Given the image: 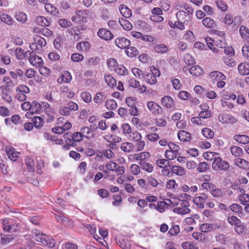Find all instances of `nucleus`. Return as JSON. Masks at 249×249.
<instances>
[{
    "label": "nucleus",
    "mask_w": 249,
    "mask_h": 249,
    "mask_svg": "<svg viewBox=\"0 0 249 249\" xmlns=\"http://www.w3.org/2000/svg\"><path fill=\"white\" fill-rule=\"evenodd\" d=\"M31 112L32 113L41 114L44 112L47 116L46 122L49 123L54 119V110L47 102H38L33 101L31 103Z\"/></svg>",
    "instance_id": "f257e3e1"
},
{
    "label": "nucleus",
    "mask_w": 249,
    "mask_h": 249,
    "mask_svg": "<svg viewBox=\"0 0 249 249\" xmlns=\"http://www.w3.org/2000/svg\"><path fill=\"white\" fill-rule=\"evenodd\" d=\"M168 201L170 203H172V205L175 207L173 209V212L175 213L184 215L191 212V210L189 209L190 203L186 200L174 198L173 200L168 199Z\"/></svg>",
    "instance_id": "f03ea898"
},
{
    "label": "nucleus",
    "mask_w": 249,
    "mask_h": 249,
    "mask_svg": "<svg viewBox=\"0 0 249 249\" xmlns=\"http://www.w3.org/2000/svg\"><path fill=\"white\" fill-rule=\"evenodd\" d=\"M212 168L215 171H226L230 168V164L227 161L222 160L221 157H215L212 163Z\"/></svg>",
    "instance_id": "7ed1b4c3"
},
{
    "label": "nucleus",
    "mask_w": 249,
    "mask_h": 249,
    "mask_svg": "<svg viewBox=\"0 0 249 249\" xmlns=\"http://www.w3.org/2000/svg\"><path fill=\"white\" fill-rule=\"evenodd\" d=\"M160 75V71L155 68L151 67L150 72H147L144 74V79L145 81L150 84H155L157 83V77H159Z\"/></svg>",
    "instance_id": "20e7f679"
},
{
    "label": "nucleus",
    "mask_w": 249,
    "mask_h": 249,
    "mask_svg": "<svg viewBox=\"0 0 249 249\" xmlns=\"http://www.w3.org/2000/svg\"><path fill=\"white\" fill-rule=\"evenodd\" d=\"M16 98L20 101H24L26 98V94L30 92V89L28 87L24 85H20L16 88Z\"/></svg>",
    "instance_id": "39448f33"
},
{
    "label": "nucleus",
    "mask_w": 249,
    "mask_h": 249,
    "mask_svg": "<svg viewBox=\"0 0 249 249\" xmlns=\"http://www.w3.org/2000/svg\"><path fill=\"white\" fill-rule=\"evenodd\" d=\"M46 40L39 36H35L34 42L30 45V48L33 52H38L43 47L46 45Z\"/></svg>",
    "instance_id": "423d86ee"
},
{
    "label": "nucleus",
    "mask_w": 249,
    "mask_h": 249,
    "mask_svg": "<svg viewBox=\"0 0 249 249\" xmlns=\"http://www.w3.org/2000/svg\"><path fill=\"white\" fill-rule=\"evenodd\" d=\"M208 197V195L206 193H201L199 196H196L193 198V202L199 208L204 207L205 202Z\"/></svg>",
    "instance_id": "0eeeda50"
},
{
    "label": "nucleus",
    "mask_w": 249,
    "mask_h": 249,
    "mask_svg": "<svg viewBox=\"0 0 249 249\" xmlns=\"http://www.w3.org/2000/svg\"><path fill=\"white\" fill-rule=\"evenodd\" d=\"M161 105L169 110L175 109V105L173 99L170 96L166 95L161 99Z\"/></svg>",
    "instance_id": "6e6552de"
},
{
    "label": "nucleus",
    "mask_w": 249,
    "mask_h": 249,
    "mask_svg": "<svg viewBox=\"0 0 249 249\" xmlns=\"http://www.w3.org/2000/svg\"><path fill=\"white\" fill-rule=\"evenodd\" d=\"M146 106L149 111L153 114L157 115L162 112V107L154 101H148Z\"/></svg>",
    "instance_id": "1a4fd4ad"
},
{
    "label": "nucleus",
    "mask_w": 249,
    "mask_h": 249,
    "mask_svg": "<svg viewBox=\"0 0 249 249\" xmlns=\"http://www.w3.org/2000/svg\"><path fill=\"white\" fill-rule=\"evenodd\" d=\"M2 227L3 230L7 232H14L18 230V225L17 224H13V221L11 219H3Z\"/></svg>",
    "instance_id": "9d476101"
},
{
    "label": "nucleus",
    "mask_w": 249,
    "mask_h": 249,
    "mask_svg": "<svg viewBox=\"0 0 249 249\" xmlns=\"http://www.w3.org/2000/svg\"><path fill=\"white\" fill-rule=\"evenodd\" d=\"M1 98L7 103H10L12 101V98L10 93V89L6 87H0Z\"/></svg>",
    "instance_id": "9b49d317"
},
{
    "label": "nucleus",
    "mask_w": 249,
    "mask_h": 249,
    "mask_svg": "<svg viewBox=\"0 0 249 249\" xmlns=\"http://www.w3.org/2000/svg\"><path fill=\"white\" fill-rule=\"evenodd\" d=\"M133 159L139 161V164L144 162L146 160L151 157V154L148 152L143 151L133 155Z\"/></svg>",
    "instance_id": "f8f14e48"
},
{
    "label": "nucleus",
    "mask_w": 249,
    "mask_h": 249,
    "mask_svg": "<svg viewBox=\"0 0 249 249\" xmlns=\"http://www.w3.org/2000/svg\"><path fill=\"white\" fill-rule=\"evenodd\" d=\"M219 121L223 124H233L236 120L232 116L226 113L220 114L218 116Z\"/></svg>",
    "instance_id": "ddd939ff"
},
{
    "label": "nucleus",
    "mask_w": 249,
    "mask_h": 249,
    "mask_svg": "<svg viewBox=\"0 0 249 249\" xmlns=\"http://www.w3.org/2000/svg\"><path fill=\"white\" fill-rule=\"evenodd\" d=\"M45 246H48L49 248H53L55 246V240L50 236L44 235L39 240V242Z\"/></svg>",
    "instance_id": "4468645a"
},
{
    "label": "nucleus",
    "mask_w": 249,
    "mask_h": 249,
    "mask_svg": "<svg viewBox=\"0 0 249 249\" xmlns=\"http://www.w3.org/2000/svg\"><path fill=\"white\" fill-rule=\"evenodd\" d=\"M219 228H220L219 225L217 224L213 223H204L200 226V230L203 232L211 231L216 229H218Z\"/></svg>",
    "instance_id": "2eb2a0df"
},
{
    "label": "nucleus",
    "mask_w": 249,
    "mask_h": 249,
    "mask_svg": "<svg viewBox=\"0 0 249 249\" xmlns=\"http://www.w3.org/2000/svg\"><path fill=\"white\" fill-rule=\"evenodd\" d=\"M115 43L120 49H125L130 45V41L124 37H118L115 39Z\"/></svg>",
    "instance_id": "dca6fc26"
},
{
    "label": "nucleus",
    "mask_w": 249,
    "mask_h": 249,
    "mask_svg": "<svg viewBox=\"0 0 249 249\" xmlns=\"http://www.w3.org/2000/svg\"><path fill=\"white\" fill-rule=\"evenodd\" d=\"M30 63L34 67H39L42 65L43 61L42 58L36 54L31 55V58H29Z\"/></svg>",
    "instance_id": "f3484780"
},
{
    "label": "nucleus",
    "mask_w": 249,
    "mask_h": 249,
    "mask_svg": "<svg viewBox=\"0 0 249 249\" xmlns=\"http://www.w3.org/2000/svg\"><path fill=\"white\" fill-rule=\"evenodd\" d=\"M72 79L71 73L68 71H64L60 77L57 79V82L59 84H62L64 83H70Z\"/></svg>",
    "instance_id": "a211bd4d"
},
{
    "label": "nucleus",
    "mask_w": 249,
    "mask_h": 249,
    "mask_svg": "<svg viewBox=\"0 0 249 249\" xmlns=\"http://www.w3.org/2000/svg\"><path fill=\"white\" fill-rule=\"evenodd\" d=\"M44 8L46 11L48 13L56 17H59L60 12L58 9L55 6L50 3H46L44 5Z\"/></svg>",
    "instance_id": "6ab92c4d"
},
{
    "label": "nucleus",
    "mask_w": 249,
    "mask_h": 249,
    "mask_svg": "<svg viewBox=\"0 0 249 249\" xmlns=\"http://www.w3.org/2000/svg\"><path fill=\"white\" fill-rule=\"evenodd\" d=\"M209 76L212 81H218L221 80H226V76L221 72L218 71H213L210 72Z\"/></svg>",
    "instance_id": "aec40b11"
},
{
    "label": "nucleus",
    "mask_w": 249,
    "mask_h": 249,
    "mask_svg": "<svg viewBox=\"0 0 249 249\" xmlns=\"http://www.w3.org/2000/svg\"><path fill=\"white\" fill-rule=\"evenodd\" d=\"M233 140L241 144L249 143V136L245 134H236L233 136Z\"/></svg>",
    "instance_id": "412c9836"
},
{
    "label": "nucleus",
    "mask_w": 249,
    "mask_h": 249,
    "mask_svg": "<svg viewBox=\"0 0 249 249\" xmlns=\"http://www.w3.org/2000/svg\"><path fill=\"white\" fill-rule=\"evenodd\" d=\"M98 36L101 38L106 40H110L113 37V35L110 31L103 28L99 29Z\"/></svg>",
    "instance_id": "4be33fe9"
},
{
    "label": "nucleus",
    "mask_w": 249,
    "mask_h": 249,
    "mask_svg": "<svg viewBox=\"0 0 249 249\" xmlns=\"http://www.w3.org/2000/svg\"><path fill=\"white\" fill-rule=\"evenodd\" d=\"M6 152L9 159L12 161H16L18 157L19 153L12 147H9L6 149Z\"/></svg>",
    "instance_id": "5701e85b"
},
{
    "label": "nucleus",
    "mask_w": 249,
    "mask_h": 249,
    "mask_svg": "<svg viewBox=\"0 0 249 249\" xmlns=\"http://www.w3.org/2000/svg\"><path fill=\"white\" fill-rule=\"evenodd\" d=\"M234 164L240 168L246 169L249 167V162L245 159L237 158L234 160Z\"/></svg>",
    "instance_id": "b1692460"
},
{
    "label": "nucleus",
    "mask_w": 249,
    "mask_h": 249,
    "mask_svg": "<svg viewBox=\"0 0 249 249\" xmlns=\"http://www.w3.org/2000/svg\"><path fill=\"white\" fill-rule=\"evenodd\" d=\"M238 70L240 74L243 75L249 74V64L247 62L241 63L238 67Z\"/></svg>",
    "instance_id": "393cba45"
},
{
    "label": "nucleus",
    "mask_w": 249,
    "mask_h": 249,
    "mask_svg": "<svg viewBox=\"0 0 249 249\" xmlns=\"http://www.w3.org/2000/svg\"><path fill=\"white\" fill-rule=\"evenodd\" d=\"M178 137L179 140L183 142H188L191 140V135L190 133L184 131H179L178 133Z\"/></svg>",
    "instance_id": "a878e982"
},
{
    "label": "nucleus",
    "mask_w": 249,
    "mask_h": 249,
    "mask_svg": "<svg viewBox=\"0 0 249 249\" xmlns=\"http://www.w3.org/2000/svg\"><path fill=\"white\" fill-rule=\"evenodd\" d=\"M176 17L178 20L187 23L191 20L190 17L187 16L186 12L185 11H179L176 14Z\"/></svg>",
    "instance_id": "bb28decb"
},
{
    "label": "nucleus",
    "mask_w": 249,
    "mask_h": 249,
    "mask_svg": "<svg viewBox=\"0 0 249 249\" xmlns=\"http://www.w3.org/2000/svg\"><path fill=\"white\" fill-rule=\"evenodd\" d=\"M0 19L8 25H12L14 23V20L11 17L3 12H0Z\"/></svg>",
    "instance_id": "cd10ccee"
},
{
    "label": "nucleus",
    "mask_w": 249,
    "mask_h": 249,
    "mask_svg": "<svg viewBox=\"0 0 249 249\" xmlns=\"http://www.w3.org/2000/svg\"><path fill=\"white\" fill-rule=\"evenodd\" d=\"M210 194L213 197L216 198H222L226 194L223 190L220 188H215V185L210 191Z\"/></svg>",
    "instance_id": "c85d7f7f"
},
{
    "label": "nucleus",
    "mask_w": 249,
    "mask_h": 249,
    "mask_svg": "<svg viewBox=\"0 0 249 249\" xmlns=\"http://www.w3.org/2000/svg\"><path fill=\"white\" fill-rule=\"evenodd\" d=\"M230 152L231 155L235 157H240L243 155L242 148L235 145H232L230 147Z\"/></svg>",
    "instance_id": "c756f323"
},
{
    "label": "nucleus",
    "mask_w": 249,
    "mask_h": 249,
    "mask_svg": "<svg viewBox=\"0 0 249 249\" xmlns=\"http://www.w3.org/2000/svg\"><path fill=\"white\" fill-rule=\"evenodd\" d=\"M83 12L81 10H77L75 12V14L71 18V20L74 22L84 21L86 19L83 16Z\"/></svg>",
    "instance_id": "7c9ffc66"
},
{
    "label": "nucleus",
    "mask_w": 249,
    "mask_h": 249,
    "mask_svg": "<svg viewBox=\"0 0 249 249\" xmlns=\"http://www.w3.org/2000/svg\"><path fill=\"white\" fill-rule=\"evenodd\" d=\"M60 91L64 95L68 98H72L75 95V92L72 90L70 89L67 86H62L60 88Z\"/></svg>",
    "instance_id": "2f4dec72"
},
{
    "label": "nucleus",
    "mask_w": 249,
    "mask_h": 249,
    "mask_svg": "<svg viewBox=\"0 0 249 249\" xmlns=\"http://www.w3.org/2000/svg\"><path fill=\"white\" fill-rule=\"evenodd\" d=\"M171 205H172V203H170L168 200L167 201H159L157 204L156 210L160 213H162L165 212L168 206Z\"/></svg>",
    "instance_id": "473e14b6"
},
{
    "label": "nucleus",
    "mask_w": 249,
    "mask_h": 249,
    "mask_svg": "<svg viewBox=\"0 0 249 249\" xmlns=\"http://www.w3.org/2000/svg\"><path fill=\"white\" fill-rule=\"evenodd\" d=\"M90 47V43L87 41H83L77 43L76 48L81 52L88 51Z\"/></svg>",
    "instance_id": "72a5a7b5"
},
{
    "label": "nucleus",
    "mask_w": 249,
    "mask_h": 249,
    "mask_svg": "<svg viewBox=\"0 0 249 249\" xmlns=\"http://www.w3.org/2000/svg\"><path fill=\"white\" fill-rule=\"evenodd\" d=\"M189 72L193 76H199L203 73V71L201 67L196 65L190 69Z\"/></svg>",
    "instance_id": "f704fd0d"
},
{
    "label": "nucleus",
    "mask_w": 249,
    "mask_h": 249,
    "mask_svg": "<svg viewBox=\"0 0 249 249\" xmlns=\"http://www.w3.org/2000/svg\"><path fill=\"white\" fill-rule=\"evenodd\" d=\"M119 11L121 15L126 18H128L132 15L131 11L125 5L122 4L120 5Z\"/></svg>",
    "instance_id": "c9c22d12"
},
{
    "label": "nucleus",
    "mask_w": 249,
    "mask_h": 249,
    "mask_svg": "<svg viewBox=\"0 0 249 249\" xmlns=\"http://www.w3.org/2000/svg\"><path fill=\"white\" fill-rule=\"evenodd\" d=\"M33 123L36 128H41L44 124L45 122L43 118L40 116H36L33 118Z\"/></svg>",
    "instance_id": "e433bc0d"
},
{
    "label": "nucleus",
    "mask_w": 249,
    "mask_h": 249,
    "mask_svg": "<svg viewBox=\"0 0 249 249\" xmlns=\"http://www.w3.org/2000/svg\"><path fill=\"white\" fill-rule=\"evenodd\" d=\"M222 59L224 64L229 67H233L236 65V62L233 56H225Z\"/></svg>",
    "instance_id": "4c0bfd02"
},
{
    "label": "nucleus",
    "mask_w": 249,
    "mask_h": 249,
    "mask_svg": "<svg viewBox=\"0 0 249 249\" xmlns=\"http://www.w3.org/2000/svg\"><path fill=\"white\" fill-rule=\"evenodd\" d=\"M36 22L37 24L41 26H48L50 24V21L43 16L37 17L36 18Z\"/></svg>",
    "instance_id": "58836bf2"
},
{
    "label": "nucleus",
    "mask_w": 249,
    "mask_h": 249,
    "mask_svg": "<svg viewBox=\"0 0 249 249\" xmlns=\"http://www.w3.org/2000/svg\"><path fill=\"white\" fill-rule=\"evenodd\" d=\"M141 169L145 172L151 173L154 171V166L150 163L145 161L139 164Z\"/></svg>",
    "instance_id": "ea45409f"
},
{
    "label": "nucleus",
    "mask_w": 249,
    "mask_h": 249,
    "mask_svg": "<svg viewBox=\"0 0 249 249\" xmlns=\"http://www.w3.org/2000/svg\"><path fill=\"white\" fill-rule=\"evenodd\" d=\"M203 25L207 28H213L216 26L214 20L210 18H205L202 21Z\"/></svg>",
    "instance_id": "a19ab883"
},
{
    "label": "nucleus",
    "mask_w": 249,
    "mask_h": 249,
    "mask_svg": "<svg viewBox=\"0 0 249 249\" xmlns=\"http://www.w3.org/2000/svg\"><path fill=\"white\" fill-rule=\"evenodd\" d=\"M239 33L241 36L245 40L249 39V29L245 26L242 25L240 27Z\"/></svg>",
    "instance_id": "79ce46f5"
},
{
    "label": "nucleus",
    "mask_w": 249,
    "mask_h": 249,
    "mask_svg": "<svg viewBox=\"0 0 249 249\" xmlns=\"http://www.w3.org/2000/svg\"><path fill=\"white\" fill-rule=\"evenodd\" d=\"M129 140L133 142H139L142 140V136L140 133L135 131L131 132L128 136Z\"/></svg>",
    "instance_id": "37998d69"
},
{
    "label": "nucleus",
    "mask_w": 249,
    "mask_h": 249,
    "mask_svg": "<svg viewBox=\"0 0 249 249\" xmlns=\"http://www.w3.org/2000/svg\"><path fill=\"white\" fill-rule=\"evenodd\" d=\"M114 71L120 75H125L128 73L127 69L123 65H118Z\"/></svg>",
    "instance_id": "c03bdc74"
},
{
    "label": "nucleus",
    "mask_w": 249,
    "mask_h": 249,
    "mask_svg": "<svg viewBox=\"0 0 249 249\" xmlns=\"http://www.w3.org/2000/svg\"><path fill=\"white\" fill-rule=\"evenodd\" d=\"M172 172L179 176H183L185 174V169L179 166H173L172 168Z\"/></svg>",
    "instance_id": "a18cd8bd"
},
{
    "label": "nucleus",
    "mask_w": 249,
    "mask_h": 249,
    "mask_svg": "<svg viewBox=\"0 0 249 249\" xmlns=\"http://www.w3.org/2000/svg\"><path fill=\"white\" fill-rule=\"evenodd\" d=\"M119 22L123 28L126 30H130L132 29L133 26L130 21L125 18H121Z\"/></svg>",
    "instance_id": "49530a36"
},
{
    "label": "nucleus",
    "mask_w": 249,
    "mask_h": 249,
    "mask_svg": "<svg viewBox=\"0 0 249 249\" xmlns=\"http://www.w3.org/2000/svg\"><path fill=\"white\" fill-rule=\"evenodd\" d=\"M203 136L207 139H212L214 135V132L210 128L205 127L201 130Z\"/></svg>",
    "instance_id": "de8ad7c7"
},
{
    "label": "nucleus",
    "mask_w": 249,
    "mask_h": 249,
    "mask_svg": "<svg viewBox=\"0 0 249 249\" xmlns=\"http://www.w3.org/2000/svg\"><path fill=\"white\" fill-rule=\"evenodd\" d=\"M15 18L18 22L24 23L27 20V16L23 12H18L15 14Z\"/></svg>",
    "instance_id": "09e8293b"
},
{
    "label": "nucleus",
    "mask_w": 249,
    "mask_h": 249,
    "mask_svg": "<svg viewBox=\"0 0 249 249\" xmlns=\"http://www.w3.org/2000/svg\"><path fill=\"white\" fill-rule=\"evenodd\" d=\"M133 144L129 142H124L121 146V149L124 152H130L133 149Z\"/></svg>",
    "instance_id": "8fccbe9b"
},
{
    "label": "nucleus",
    "mask_w": 249,
    "mask_h": 249,
    "mask_svg": "<svg viewBox=\"0 0 249 249\" xmlns=\"http://www.w3.org/2000/svg\"><path fill=\"white\" fill-rule=\"evenodd\" d=\"M105 79L110 87L113 88L116 85V80L110 75H105Z\"/></svg>",
    "instance_id": "3c124183"
},
{
    "label": "nucleus",
    "mask_w": 249,
    "mask_h": 249,
    "mask_svg": "<svg viewBox=\"0 0 249 249\" xmlns=\"http://www.w3.org/2000/svg\"><path fill=\"white\" fill-rule=\"evenodd\" d=\"M116 243L123 249H130V244L128 241H126L124 238L120 240H117Z\"/></svg>",
    "instance_id": "603ef678"
},
{
    "label": "nucleus",
    "mask_w": 249,
    "mask_h": 249,
    "mask_svg": "<svg viewBox=\"0 0 249 249\" xmlns=\"http://www.w3.org/2000/svg\"><path fill=\"white\" fill-rule=\"evenodd\" d=\"M105 106L108 110H114L117 107V104L113 99L107 100L105 103Z\"/></svg>",
    "instance_id": "864d4df0"
},
{
    "label": "nucleus",
    "mask_w": 249,
    "mask_h": 249,
    "mask_svg": "<svg viewBox=\"0 0 249 249\" xmlns=\"http://www.w3.org/2000/svg\"><path fill=\"white\" fill-rule=\"evenodd\" d=\"M131 72L133 75L139 79H142L144 77L145 73L141 70L137 68L131 69Z\"/></svg>",
    "instance_id": "5fc2aeb1"
},
{
    "label": "nucleus",
    "mask_w": 249,
    "mask_h": 249,
    "mask_svg": "<svg viewBox=\"0 0 249 249\" xmlns=\"http://www.w3.org/2000/svg\"><path fill=\"white\" fill-rule=\"evenodd\" d=\"M2 82L4 85L1 86L0 87H6L7 89H10L11 87H13V81L11 79V77L8 76H5L2 79Z\"/></svg>",
    "instance_id": "6e6d98bb"
},
{
    "label": "nucleus",
    "mask_w": 249,
    "mask_h": 249,
    "mask_svg": "<svg viewBox=\"0 0 249 249\" xmlns=\"http://www.w3.org/2000/svg\"><path fill=\"white\" fill-rule=\"evenodd\" d=\"M154 50L158 53H163L167 52L168 48L165 45L159 44L154 47Z\"/></svg>",
    "instance_id": "4d7b16f0"
},
{
    "label": "nucleus",
    "mask_w": 249,
    "mask_h": 249,
    "mask_svg": "<svg viewBox=\"0 0 249 249\" xmlns=\"http://www.w3.org/2000/svg\"><path fill=\"white\" fill-rule=\"evenodd\" d=\"M238 198L242 205H246L249 202V195L247 194L239 195Z\"/></svg>",
    "instance_id": "13d9d810"
},
{
    "label": "nucleus",
    "mask_w": 249,
    "mask_h": 249,
    "mask_svg": "<svg viewBox=\"0 0 249 249\" xmlns=\"http://www.w3.org/2000/svg\"><path fill=\"white\" fill-rule=\"evenodd\" d=\"M126 54L131 57L135 56L137 54V50L134 47H127L125 50Z\"/></svg>",
    "instance_id": "bf43d9fd"
},
{
    "label": "nucleus",
    "mask_w": 249,
    "mask_h": 249,
    "mask_svg": "<svg viewBox=\"0 0 249 249\" xmlns=\"http://www.w3.org/2000/svg\"><path fill=\"white\" fill-rule=\"evenodd\" d=\"M39 72L42 75L44 76H48L51 72V70L48 67L43 66L42 65L39 66Z\"/></svg>",
    "instance_id": "052dcab7"
},
{
    "label": "nucleus",
    "mask_w": 249,
    "mask_h": 249,
    "mask_svg": "<svg viewBox=\"0 0 249 249\" xmlns=\"http://www.w3.org/2000/svg\"><path fill=\"white\" fill-rule=\"evenodd\" d=\"M227 221L228 223L231 226H235L241 222V220L236 216L234 215H231L227 217Z\"/></svg>",
    "instance_id": "680f3d73"
},
{
    "label": "nucleus",
    "mask_w": 249,
    "mask_h": 249,
    "mask_svg": "<svg viewBox=\"0 0 249 249\" xmlns=\"http://www.w3.org/2000/svg\"><path fill=\"white\" fill-rule=\"evenodd\" d=\"M230 210L235 213H242L243 208L241 206L238 204L234 203L230 206Z\"/></svg>",
    "instance_id": "e2e57ef3"
},
{
    "label": "nucleus",
    "mask_w": 249,
    "mask_h": 249,
    "mask_svg": "<svg viewBox=\"0 0 249 249\" xmlns=\"http://www.w3.org/2000/svg\"><path fill=\"white\" fill-rule=\"evenodd\" d=\"M184 61L188 65H193L195 63L194 58L190 54L186 53L184 56Z\"/></svg>",
    "instance_id": "0e129e2a"
},
{
    "label": "nucleus",
    "mask_w": 249,
    "mask_h": 249,
    "mask_svg": "<svg viewBox=\"0 0 249 249\" xmlns=\"http://www.w3.org/2000/svg\"><path fill=\"white\" fill-rule=\"evenodd\" d=\"M107 65L110 70L114 71L118 64L115 59L111 58L107 60Z\"/></svg>",
    "instance_id": "69168bd1"
},
{
    "label": "nucleus",
    "mask_w": 249,
    "mask_h": 249,
    "mask_svg": "<svg viewBox=\"0 0 249 249\" xmlns=\"http://www.w3.org/2000/svg\"><path fill=\"white\" fill-rule=\"evenodd\" d=\"M105 99V95L101 93L98 92L96 94L95 96H94L93 98V101L98 104H100L102 103L103 102V101Z\"/></svg>",
    "instance_id": "338daca9"
},
{
    "label": "nucleus",
    "mask_w": 249,
    "mask_h": 249,
    "mask_svg": "<svg viewBox=\"0 0 249 249\" xmlns=\"http://www.w3.org/2000/svg\"><path fill=\"white\" fill-rule=\"evenodd\" d=\"M181 247L182 249H198L194 243L190 241L183 243Z\"/></svg>",
    "instance_id": "774afa93"
}]
</instances>
